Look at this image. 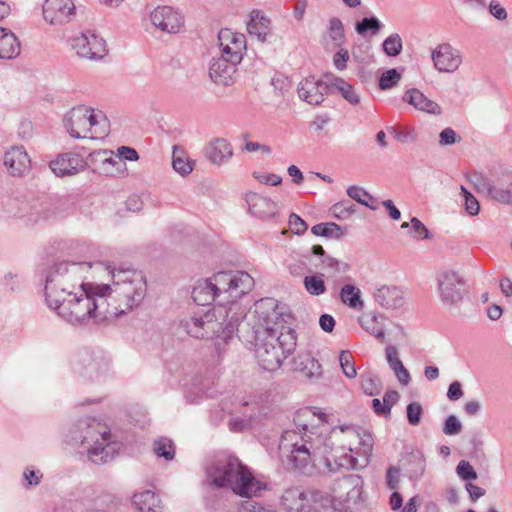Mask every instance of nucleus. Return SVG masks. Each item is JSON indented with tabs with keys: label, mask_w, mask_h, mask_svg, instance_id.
Listing matches in <instances>:
<instances>
[{
	"label": "nucleus",
	"mask_w": 512,
	"mask_h": 512,
	"mask_svg": "<svg viewBox=\"0 0 512 512\" xmlns=\"http://www.w3.org/2000/svg\"><path fill=\"white\" fill-rule=\"evenodd\" d=\"M309 411L299 413L295 419L297 430L283 432L279 448L289 452L287 459L292 468L304 474L314 470L315 462L324 459L328 471L336 467L346 470L357 469L358 460L352 454L353 446L360 437L361 427L343 424L335 428L318 418L317 424L310 426L303 422Z\"/></svg>",
	"instance_id": "1"
},
{
	"label": "nucleus",
	"mask_w": 512,
	"mask_h": 512,
	"mask_svg": "<svg viewBox=\"0 0 512 512\" xmlns=\"http://www.w3.org/2000/svg\"><path fill=\"white\" fill-rule=\"evenodd\" d=\"M218 305L204 313H194L180 321V328L196 339H229L238 329L240 317L233 312L235 301L248 293L254 279L244 271H221L210 277Z\"/></svg>",
	"instance_id": "2"
},
{
	"label": "nucleus",
	"mask_w": 512,
	"mask_h": 512,
	"mask_svg": "<svg viewBox=\"0 0 512 512\" xmlns=\"http://www.w3.org/2000/svg\"><path fill=\"white\" fill-rule=\"evenodd\" d=\"M255 313L261 322L254 332L255 357L264 370L276 371L297 346L292 314L286 304L274 298L257 301Z\"/></svg>",
	"instance_id": "3"
},
{
	"label": "nucleus",
	"mask_w": 512,
	"mask_h": 512,
	"mask_svg": "<svg viewBox=\"0 0 512 512\" xmlns=\"http://www.w3.org/2000/svg\"><path fill=\"white\" fill-rule=\"evenodd\" d=\"M110 286L89 284L61 296L58 303H47L57 315L74 326L100 324L119 317L120 310L108 301Z\"/></svg>",
	"instance_id": "4"
},
{
	"label": "nucleus",
	"mask_w": 512,
	"mask_h": 512,
	"mask_svg": "<svg viewBox=\"0 0 512 512\" xmlns=\"http://www.w3.org/2000/svg\"><path fill=\"white\" fill-rule=\"evenodd\" d=\"M207 479L219 488H229L241 497H252L265 488L247 466L232 456L216 459L206 468Z\"/></svg>",
	"instance_id": "5"
},
{
	"label": "nucleus",
	"mask_w": 512,
	"mask_h": 512,
	"mask_svg": "<svg viewBox=\"0 0 512 512\" xmlns=\"http://www.w3.org/2000/svg\"><path fill=\"white\" fill-rule=\"evenodd\" d=\"M104 265L100 262H60L55 264L46 278L45 298L47 303H58L61 296L74 292L77 288L88 286L85 282L90 270H101Z\"/></svg>",
	"instance_id": "6"
},
{
	"label": "nucleus",
	"mask_w": 512,
	"mask_h": 512,
	"mask_svg": "<svg viewBox=\"0 0 512 512\" xmlns=\"http://www.w3.org/2000/svg\"><path fill=\"white\" fill-rule=\"evenodd\" d=\"M72 439L80 442L87 450L89 459L95 464H103L113 458L115 448L111 443L110 428L96 418L80 419L71 431Z\"/></svg>",
	"instance_id": "7"
},
{
	"label": "nucleus",
	"mask_w": 512,
	"mask_h": 512,
	"mask_svg": "<svg viewBox=\"0 0 512 512\" xmlns=\"http://www.w3.org/2000/svg\"><path fill=\"white\" fill-rule=\"evenodd\" d=\"M114 288L108 291L111 308L120 310L119 316L140 305L143 301L147 284L142 272L131 269L111 270Z\"/></svg>",
	"instance_id": "8"
},
{
	"label": "nucleus",
	"mask_w": 512,
	"mask_h": 512,
	"mask_svg": "<svg viewBox=\"0 0 512 512\" xmlns=\"http://www.w3.org/2000/svg\"><path fill=\"white\" fill-rule=\"evenodd\" d=\"M64 126L71 137L96 139L106 133V118L96 114L90 107L79 105L67 112L63 118Z\"/></svg>",
	"instance_id": "9"
},
{
	"label": "nucleus",
	"mask_w": 512,
	"mask_h": 512,
	"mask_svg": "<svg viewBox=\"0 0 512 512\" xmlns=\"http://www.w3.org/2000/svg\"><path fill=\"white\" fill-rule=\"evenodd\" d=\"M438 293L442 303L452 307L460 303L466 292L464 279L453 270L439 273L437 278Z\"/></svg>",
	"instance_id": "10"
},
{
	"label": "nucleus",
	"mask_w": 512,
	"mask_h": 512,
	"mask_svg": "<svg viewBox=\"0 0 512 512\" xmlns=\"http://www.w3.org/2000/svg\"><path fill=\"white\" fill-rule=\"evenodd\" d=\"M71 45L78 56L90 60L101 59L107 53L105 40L91 31L73 37Z\"/></svg>",
	"instance_id": "11"
},
{
	"label": "nucleus",
	"mask_w": 512,
	"mask_h": 512,
	"mask_svg": "<svg viewBox=\"0 0 512 512\" xmlns=\"http://www.w3.org/2000/svg\"><path fill=\"white\" fill-rule=\"evenodd\" d=\"M87 161L95 171L106 176L124 174L127 170L125 161H122L121 157L114 156L113 152L107 149L91 152Z\"/></svg>",
	"instance_id": "12"
},
{
	"label": "nucleus",
	"mask_w": 512,
	"mask_h": 512,
	"mask_svg": "<svg viewBox=\"0 0 512 512\" xmlns=\"http://www.w3.org/2000/svg\"><path fill=\"white\" fill-rule=\"evenodd\" d=\"M75 10L73 0H45L43 4L44 19L51 25L70 22L75 16Z\"/></svg>",
	"instance_id": "13"
},
{
	"label": "nucleus",
	"mask_w": 512,
	"mask_h": 512,
	"mask_svg": "<svg viewBox=\"0 0 512 512\" xmlns=\"http://www.w3.org/2000/svg\"><path fill=\"white\" fill-rule=\"evenodd\" d=\"M239 63L222 54L219 57H214L209 66L210 79L217 85H232L235 82Z\"/></svg>",
	"instance_id": "14"
},
{
	"label": "nucleus",
	"mask_w": 512,
	"mask_h": 512,
	"mask_svg": "<svg viewBox=\"0 0 512 512\" xmlns=\"http://www.w3.org/2000/svg\"><path fill=\"white\" fill-rule=\"evenodd\" d=\"M221 54L241 62L246 51V37L242 33L233 32L230 29H222L218 34Z\"/></svg>",
	"instance_id": "15"
},
{
	"label": "nucleus",
	"mask_w": 512,
	"mask_h": 512,
	"mask_svg": "<svg viewBox=\"0 0 512 512\" xmlns=\"http://www.w3.org/2000/svg\"><path fill=\"white\" fill-rule=\"evenodd\" d=\"M330 91V77L327 81L307 77L302 80L297 88L300 99L311 105H319L324 101V97Z\"/></svg>",
	"instance_id": "16"
},
{
	"label": "nucleus",
	"mask_w": 512,
	"mask_h": 512,
	"mask_svg": "<svg viewBox=\"0 0 512 512\" xmlns=\"http://www.w3.org/2000/svg\"><path fill=\"white\" fill-rule=\"evenodd\" d=\"M150 19L152 24L161 31L177 33L184 23L183 16L170 6H159L155 8Z\"/></svg>",
	"instance_id": "17"
},
{
	"label": "nucleus",
	"mask_w": 512,
	"mask_h": 512,
	"mask_svg": "<svg viewBox=\"0 0 512 512\" xmlns=\"http://www.w3.org/2000/svg\"><path fill=\"white\" fill-rule=\"evenodd\" d=\"M432 60L439 72L452 73L461 65L462 56L459 50L448 43H443L433 50Z\"/></svg>",
	"instance_id": "18"
},
{
	"label": "nucleus",
	"mask_w": 512,
	"mask_h": 512,
	"mask_svg": "<svg viewBox=\"0 0 512 512\" xmlns=\"http://www.w3.org/2000/svg\"><path fill=\"white\" fill-rule=\"evenodd\" d=\"M108 360L101 352L84 351L79 355L76 372L82 376L93 378L101 371H106Z\"/></svg>",
	"instance_id": "19"
},
{
	"label": "nucleus",
	"mask_w": 512,
	"mask_h": 512,
	"mask_svg": "<svg viewBox=\"0 0 512 512\" xmlns=\"http://www.w3.org/2000/svg\"><path fill=\"white\" fill-rule=\"evenodd\" d=\"M4 165L12 176L22 177L30 172L31 160L22 146H15L5 153Z\"/></svg>",
	"instance_id": "20"
},
{
	"label": "nucleus",
	"mask_w": 512,
	"mask_h": 512,
	"mask_svg": "<svg viewBox=\"0 0 512 512\" xmlns=\"http://www.w3.org/2000/svg\"><path fill=\"white\" fill-rule=\"evenodd\" d=\"M84 159L78 154L66 153L59 155L50 162V168L55 175L63 177L73 175L83 170L86 166Z\"/></svg>",
	"instance_id": "21"
},
{
	"label": "nucleus",
	"mask_w": 512,
	"mask_h": 512,
	"mask_svg": "<svg viewBox=\"0 0 512 512\" xmlns=\"http://www.w3.org/2000/svg\"><path fill=\"white\" fill-rule=\"evenodd\" d=\"M204 154L210 163L221 166L232 158L233 148L226 139L215 138L206 145Z\"/></svg>",
	"instance_id": "22"
},
{
	"label": "nucleus",
	"mask_w": 512,
	"mask_h": 512,
	"mask_svg": "<svg viewBox=\"0 0 512 512\" xmlns=\"http://www.w3.org/2000/svg\"><path fill=\"white\" fill-rule=\"evenodd\" d=\"M245 199L249 212L256 217L269 219L277 214V204L269 198L258 195L255 192H248Z\"/></svg>",
	"instance_id": "23"
},
{
	"label": "nucleus",
	"mask_w": 512,
	"mask_h": 512,
	"mask_svg": "<svg viewBox=\"0 0 512 512\" xmlns=\"http://www.w3.org/2000/svg\"><path fill=\"white\" fill-rule=\"evenodd\" d=\"M374 300L385 309H398L404 305V292L396 286L383 285L374 292Z\"/></svg>",
	"instance_id": "24"
},
{
	"label": "nucleus",
	"mask_w": 512,
	"mask_h": 512,
	"mask_svg": "<svg viewBox=\"0 0 512 512\" xmlns=\"http://www.w3.org/2000/svg\"><path fill=\"white\" fill-rule=\"evenodd\" d=\"M281 504L291 512H307L310 506L308 494L298 487L286 489L281 496Z\"/></svg>",
	"instance_id": "25"
},
{
	"label": "nucleus",
	"mask_w": 512,
	"mask_h": 512,
	"mask_svg": "<svg viewBox=\"0 0 512 512\" xmlns=\"http://www.w3.org/2000/svg\"><path fill=\"white\" fill-rule=\"evenodd\" d=\"M271 30V21L260 10H252L249 14L247 23V31L250 35L256 36L257 39L264 43Z\"/></svg>",
	"instance_id": "26"
},
{
	"label": "nucleus",
	"mask_w": 512,
	"mask_h": 512,
	"mask_svg": "<svg viewBox=\"0 0 512 512\" xmlns=\"http://www.w3.org/2000/svg\"><path fill=\"white\" fill-rule=\"evenodd\" d=\"M403 101L408 102L420 111L434 115L441 114V107L436 102L428 99L418 89L413 88L406 91L403 96Z\"/></svg>",
	"instance_id": "27"
},
{
	"label": "nucleus",
	"mask_w": 512,
	"mask_h": 512,
	"mask_svg": "<svg viewBox=\"0 0 512 512\" xmlns=\"http://www.w3.org/2000/svg\"><path fill=\"white\" fill-rule=\"evenodd\" d=\"M293 362L294 369L309 379H318L322 376L321 364L310 353L298 354Z\"/></svg>",
	"instance_id": "28"
},
{
	"label": "nucleus",
	"mask_w": 512,
	"mask_h": 512,
	"mask_svg": "<svg viewBox=\"0 0 512 512\" xmlns=\"http://www.w3.org/2000/svg\"><path fill=\"white\" fill-rule=\"evenodd\" d=\"M489 197L501 204H512V175L505 174L493 181Z\"/></svg>",
	"instance_id": "29"
},
{
	"label": "nucleus",
	"mask_w": 512,
	"mask_h": 512,
	"mask_svg": "<svg viewBox=\"0 0 512 512\" xmlns=\"http://www.w3.org/2000/svg\"><path fill=\"white\" fill-rule=\"evenodd\" d=\"M20 42L16 35L0 27V59H12L19 55Z\"/></svg>",
	"instance_id": "30"
},
{
	"label": "nucleus",
	"mask_w": 512,
	"mask_h": 512,
	"mask_svg": "<svg viewBox=\"0 0 512 512\" xmlns=\"http://www.w3.org/2000/svg\"><path fill=\"white\" fill-rule=\"evenodd\" d=\"M192 298L197 305L205 306L217 301V296L210 278L198 280L192 290Z\"/></svg>",
	"instance_id": "31"
},
{
	"label": "nucleus",
	"mask_w": 512,
	"mask_h": 512,
	"mask_svg": "<svg viewBox=\"0 0 512 512\" xmlns=\"http://www.w3.org/2000/svg\"><path fill=\"white\" fill-rule=\"evenodd\" d=\"M361 327L374 336L376 339L383 341L385 337V321L386 318L382 314L368 313L360 318Z\"/></svg>",
	"instance_id": "32"
},
{
	"label": "nucleus",
	"mask_w": 512,
	"mask_h": 512,
	"mask_svg": "<svg viewBox=\"0 0 512 512\" xmlns=\"http://www.w3.org/2000/svg\"><path fill=\"white\" fill-rule=\"evenodd\" d=\"M132 502L141 512H161L160 500L151 490L134 494Z\"/></svg>",
	"instance_id": "33"
},
{
	"label": "nucleus",
	"mask_w": 512,
	"mask_h": 512,
	"mask_svg": "<svg viewBox=\"0 0 512 512\" xmlns=\"http://www.w3.org/2000/svg\"><path fill=\"white\" fill-rule=\"evenodd\" d=\"M330 89H335L351 105L360 103V95L355 88L340 77H330Z\"/></svg>",
	"instance_id": "34"
},
{
	"label": "nucleus",
	"mask_w": 512,
	"mask_h": 512,
	"mask_svg": "<svg viewBox=\"0 0 512 512\" xmlns=\"http://www.w3.org/2000/svg\"><path fill=\"white\" fill-rule=\"evenodd\" d=\"M339 298L342 303L353 309H362L364 306L361 291L353 284H345L339 291Z\"/></svg>",
	"instance_id": "35"
},
{
	"label": "nucleus",
	"mask_w": 512,
	"mask_h": 512,
	"mask_svg": "<svg viewBox=\"0 0 512 512\" xmlns=\"http://www.w3.org/2000/svg\"><path fill=\"white\" fill-rule=\"evenodd\" d=\"M316 236H323L332 239H340L344 235L342 227L334 222L319 223L311 228Z\"/></svg>",
	"instance_id": "36"
},
{
	"label": "nucleus",
	"mask_w": 512,
	"mask_h": 512,
	"mask_svg": "<svg viewBox=\"0 0 512 512\" xmlns=\"http://www.w3.org/2000/svg\"><path fill=\"white\" fill-rule=\"evenodd\" d=\"M347 194L350 198L371 210H376L378 208L376 199L361 187L350 186L347 189Z\"/></svg>",
	"instance_id": "37"
},
{
	"label": "nucleus",
	"mask_w": 512,
	"mask_h": 512,
	"mask_svg": "<svg viewBox=\"0 0 512 512\" xmlns=\"http://www.w3.org/2000/svg\"><path fill=\"white\" fill-rule=\"evenodd\" d=\"M324 274L305 276L303 280L306 291L313 296H320L326 292V285L323 280Z\"/></svg>",
	"instance_id": "38"
},
{
	"label": "nucleus",
	"mask_w": 512,
	"mask_h": 512,
	"mask_svg": "<svg viewBox=\"0 0 512 512\" xmlns=\"http://www.w3.org/2000/svg\"><path fill=\"white\" fill-rule=\"evenodd\" d=\"M320 263L322 270H324L329 277H333L339 273H345L349 270V265L347 263L341 262L330 255L321 258Z\"/></svg>",
	"instance_id": "39"
},
{
	"label": "nucleus",
	"mask_w": 512,
	"mask_h": 512,
	"mask_svg": "<svg viewBox=\"0 0 512 512\" xmlns=\"http://www.w3.org/2000/svg\"><path fill=\"white\" fill-rule=\"evenodd\" d=\"M383 24L377 17H364L361 21L357 22L355 25V30L359 35H365L368 31L371 32L372 35H376Z\"/></svg>",
	"instance_id": "40"
},
{
	"label": "nucleus",
	"mask_w": 512,
	"mask_h": 512,
	"mask_svg": "<svg viewBox=\"0 0 512 512\" xmlns=\"http://www.w3.org/2000/svg\"><path fill=\"white\" fill-rule=\"evenodd\" d=\"M173 169L181 174L182 176H186L190 174L193 170V164L186 157H184L182 151H178L176 147L173 150V161H172Z\"/></svg>",
	"instance_id": "41"
},
{
	"label": "nucleus",
	"mask_w": 512,
	"mask_h": 512,
	"mask_svg": "<svg viewBox=\"0 0 512 512\" xmlns=\"http://www.w3.org/2000/svg\"><path fill=\"white\" fill-rule=\"evenodd\" d=\"M383 51L390 57L398 56L403 48V42L399 34L393 33L382 43Z\"/></svg>",
	"instance_id": "42"
},
{
	"label": "nucleus",
	"mask_w": 512,
	"mask_h": 512,
	"mask_svg": "<svg viewBox=\"0 0 512 512\" xmlns=\"http://www.w3.org/2000/svg\"><path fill=\"white\" fill-rule=\"evenodd\" d=\"M361 387L365 394L373 396L379 393L381 383L377 376L366 373L361 375Z\"/></svg>",
	"instance_id": "43"
},
{
	"label": "nucleus",
	"mask_w": 512,
	"mask_h": 512,
	"mask_svg": "<svg viewBox=\"0 0 512 512\" xmlns=\"http://www.w3.org/2000/svg\"><path fill=\"white\" fill-rule=\"evenodd\" d=\"M154 452L159 457H164L166 460L174 458L175 449L171 440L161 438L154 443Z\"/></svg>",
	"instance_id": "44"
},
{
	"label": "nucleus",
	"mask_w": 512,
	"mask_h": 512,
	"mask_svg": "<svg viewBox=\"0 0 512 512\" xmlns=\"http://www.w3.org/2000/svg\"><path fill=\"white\" fill-rule=\"evenodd\" d=\"M401 79V74L394 68L385 71L379 79L381 90H388L395 86Z\"/></svg>",
	"instance_id": "45"
},
{
	"label": "nucleus",
	"mask_w": 512,
	"mask_h": 512,
	"mask_svg": "<svg viewBox=\"0 0 512 512\" xmlns=\"http://www.w3.org/2000/svg\"><path fill=\"white\" fill-rule=\"evenodd\" d=\"M353 356L349 351H341L339 355V362L343 373L348 378H355L357 375L354 363L352 362Z\"/></svg>",
	"instance_id": "46"
},
{
	"label": "nucleus",
	"mask_w": 512,
	"mask_h": 512,
	"mask_svg": "<svg viewBox=\"0 0 512 512\" xmlns=\"http://www.w3.org/2000/svg\"><path fill=\"white\" fill-rule=\"evenodd\" d=\"M408 423L412 426H418L423 414L422 405L419 402H411L406 407Z\"/></svg>",
	"instance_id": "47"
},
{
	"label": "nucleus",
	"mask_w": 512,
	"mask_h": 512,
	"mask_svg": "<svg viewBox=\"0 0 512 512\" xmlns=\"http://www.w3.org/2000/svg\"><path fill=\"white\" fill-rule=\"evenodd\" d=\"M329 34L332 41H334L337 45H340L343 37H344V28L342 21L333 17L329 21Z\"/></svg>",
	"instance_id": "48"
},
{
	"label": "nucleus",
	"mask_w": 512,
	"mask_h": 512,
	"mask_svg": "<svg viewBox=\"0 0 512 512\" xmlns=\"http://www.w3.org/2000/svg\"><path fill=\"white\" fill-rule=\"evenodd\" d=\"M462 430V424L455 415H449L443 425V433L448 436L458 435Z\"/></svg>",
	"instance_id": "49"
},
{
	"label": "nucleus",
	"mask_w": 512,
	"mask_h": 512,
	"mask_svg": "<svg viewBox=\"0 0 512 512\" xmlns=\"http://www.w3.org/2000/svg\"><path fill=\"white\" fill-rule=\"evenodd\" d=\"M456 471L459 477L463 480L468 481L477 479V473L468 461L461 460L457 465Z\"/></svg>",
	"instance_id": "50"
},
{
	"label": "nucleus",
	"mask_w": 512,
	"mask_h": 512,
	"mask_svg": "<svg viewBox=\"0 0 512 512\" xmlns=\"http://www.w3.org/2000/svg\"><path fill=\"white\" fill-rule=\"evenodd\" d=\"M356 444L362 446V454H363V456H365V461L367 462V457L372 452V446H373L372 435L361 428L360 437H359L358 441L356 442Z\"/></svg>",
	"instance_id": "51"
},
{
	"label": "nucleus",
	"mask_w": 512,
	"mask_h": 512,
	"mask_svg": "<svg viewBox=\"0 0 512 512\" xmlns=\"http://www.w3.org/2000/svg\"><path fill=\"white\" fill-rule=\"evenodd\" d=\"M411 234L416 239H428L430 237L427 227L416 217L411 219Z\"/></svg>",
	"instance_id": "52"
},
{
	"label": "nucleus",
	"mask_w": 512,
	"mask_h": 512,
	"mask_svg": "<svg viewBox=\"0 0 512 512\" xmlns=\"http://www.w3.org/2000/svg\"><path fill=\"white\" fill-rule=\"evenodd\" d=\"M461 137L450 127L443 129L439 135V144L441 146L453 145L460 142Z\"/></svg>",
	"instance_id": "53"
},
{
	"label": "nucleus",
	"mask_w": 512,
	"mask_h": 512,
	"mask_svg": "<svg viewBox=\"0 0 512 512\" xmlns=\"http://www.w3.org/2000/svg\"><path fill=\"white\" fill-rule=\"evenodd\" d=\"M306 493L308 494L310 504V506L307 508V512H310L311 510L314 511L316 506H318L321 501H325L326 504L328 503L327 497L329 495L325 492L319 490H309Z\"/></svg>",
	"instance_id": "54"
},
{
	"label": "nucleus",
	"mask_w": 512,
	"mask_h": 512,
	"mask_svg": "<svg viewBox=\"0 0 512 512\" xmlns=\"http://www.w3.org/2000/svg\"><path fill=\"white\" fill-rule=\"evenodd\" d=\"M385 352L386 360L393 371L403 366L402 361L398 357V350L395 346L386 347Z\"/></svg>",
	"instance_id": "55"
},
{
	"label": "nucleus",
	"mask_w": 512,
	"mask_h": 512,
	"mask_svg": "<svg viewBox=\"0 0 512 512\" xmlns=\"http://www.w3.org/2000/svg\"><path fill=\"white\" fill-rule=\"evenodd\" d=\"M289 226L291 231L297 235L303 234L308 228L306 222L295 213L289 217Z\"/></svg>",
	"instance_id": "56"
},
{
	"label": "nucleus",
	"mask_w": 512,
	"mask_h": 512,
	"mask_svg": "<svg viewBox=\"0 0 512 512\" xmlns=\"http://www.w3.org/2000/svg\"><path fill=\"white\" fill-rule=\"evenodd\" d=\"M471 181L478 191L486 192L488 196L490 195V187H492L493 181H490L481 174H474Z\"/></svg>",
	"instance_id": "57"
},
{
	"label": "nucleus",
	"mask_w": 512,
	"mask_h": 512,
	"mask_svg": "<svg viewBox=\"0 0 512 512\" xmlns=\"http://www.w3.org/2000/svg\"><path fill=\"white\" fill-rule=\"evenodd\" d=\"M307 7L308 0H295L293 5V16L298 22L303 20Z\"/></svg>",
	"instance_id": "58"
},
{
	"label": "nucleus",
	"mask_w": 512,
	"mask_h": 512,
	"mask_svg": "<svg viewBox=\"0 0 512 512\" xmlns=\"http://www.w3.org/2000/svg\"><path fill=\"white\" fill-rule=\"evenodd\" d=\"M117 157H121V160H129V161H135L138 159V153L134 148H130L127 146H121L118 148V154Z\"/></svg>",
	"instance_id": "59"
},
{
	"label": "nucleus",
	"mask_w": 512,
	"mask_h": 512,
	"mask_svg": "<svg viewBox=\"0 0 512 512\" xmlns=\"http://www.w3.org/2000/svg\"><path fill=\"white\" fill-rule=\"evenodd\" d=\"M255 178L262 184L277 186L281 184L282 178L279 175L270 173V174H262L255 175Z\"/></svg>",
	"instance_id": "60"
},
{
	"label": "nucleus",
	"mask_w": 512,
	"mask_h": 512,
	"mask_svg": "<svg viewBox=\"0 0 512 512\" xmlns=\"http://www.w3.org/2000/svg\"><path fill=\"white\" fill-rule=\"evenodd\" d=\"M348 59H349L348 51L341 49L340 51L335 53V55L333 57V62H334L335 67L338 70H344L346 68V63H347Z\"/></svg>",
	"instance_id": "61"
},
{
	"label": "nucleus",
	"mask_w": 512,
	"mask_h": 512,
	"mask_svg": "<svg viewBox=\"0 0 512 512\" xmlns=\"http://www.w3.org/2000/svg\"><path fill=\"white\" fill-rule=\"evenodd\" d=\"M463 396V390L461 384L458 381H455L449 385L447 391V397L451 401H457Z\"/></svg>",
	"instance_id": "62"
},
{
	"label": "nucleus",
	"mask_w": 512,
	"mask_h": 512,
	"mask_svg": "<svg viewBox=\"0 0 512 512\" xmlns=\"http://www.w3.org/2000/svg\"><path fill=\"white\" fill-rule=\"evenodd\" d=\"M465 209L467 213L472 216H475L479 213L480 205L478 200L473 195H469L466 197Z\"/></svg>",
	"instance_id": "63"
},
{
	"label": "nucleus",
	"mask_w": 512,
	"mask_h": 512,
	"mask_svg": "<svg viewBox=\"0 0 512 512\" xmlns=\"http://www.w3.org/2000/svg\"><path fill=\"white\" fill-rule=\"evenodd\" d=\"M328 503L321 501L318 506L314 509L315 512H334L337 510L334 499L329 495L327 497Z\"/></svg>",
	"instance_id": "64"
}]
</instances>
